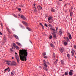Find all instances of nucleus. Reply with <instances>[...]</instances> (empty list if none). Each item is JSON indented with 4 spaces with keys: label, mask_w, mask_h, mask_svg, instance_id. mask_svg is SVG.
Segmentation results:
<instances>
[{
    "label": "nucleus",
    "mask_w": 76,
    "mask_h": 76,
    "mask_svg": "<svg viewBox=\"0 0 76 76\" xmlns=\"http://www.w3.org/2000/svg\"><path fill=\"white\" fill-rule=\"evenodd\" d=\"M27 56H28V52L27 49H22L20 50L19 56L22 61H25L27 60L26 59Z\"/></svg>",
    "instance_id": "obj_1"
},
{
    "label": "nucleus",
    "mask_w": 76,
    "mask_h": 76,
    "mask_svg": "<svg viewBox=\"0 0 76 76\" xmlns=\"http://www.w3.org/2000/svg\"><path fill=\"white\" fill-rule=\"evenodd\" d=\"M43 62L44 64H43V65H44V67L43 68V69H44V70H46V71H47V67H48V66L47 65L46 62H45V60H44Z\"/></svg>",
    "instance_id": "obj_2"
},
{
    "label": "nucleus",
    "mask_w": 76,
    "mask_h": 76,
    "mask_svg": "<svg viewBox=\"0 0 76 76\" xmlns=\"http://www.w3.org/2000/svg\"><path fill=\"white\" fill-rule=\"evenodd\" d=\"M15 58L17 60V61L18 64L19 63V61L20 60V58H19V56L17 55H15Z\"/></svg>",
    "instance_id": "obj_3"
},
{
    "label": "nucleus",
    "mask_w": 76,
    "mask_h": 76,
    "mask_svg": "<svg viewBox=\"0 0 76 76\" xmlns=\"http://www.w3.org/2000/svg\"><path fill=\"white\" fill-rule=\"evenodd\" d=\"M56 34H56V32H55L54 31L53 32L52 35L53 38H57V35H56Z\"/></svg>",
    "instance_id": "obj_4"
},
{
    "label": "nucleus",
    "mask_w": 76,
    "mask_h": 76,
    "mask_svg": "<svg viewBox=\"0 0 76 76\" xmlns=\"http://www.w3.org/2000/svg\"><path fill=\"white\" fill-rule=\"evenodd\" d=\"M37 8L38 9V10H40L42 9V7L40 5H38V6H37Z\"/></svg>",
    "instance_id": "obj_5"
},
{
    "label": "nucleus",
    "mask_w": 76,
    "mask_h": 76,
    "mask_svg": "<svg viewBox=\"0 0 76 76\" xmlns=\"http://www.w3.org/2000/svg\"><path fill=\"white\" fill-rule=\"evenodd\" d=\"M13 36H14V38H16V39L18 40H19V37H18L17 35H16L15 34H13Z\"/></svg>",
    "instance_id": "obj_6"
},
{
    "label": "nucleus",
    "mask_w": 76,
    "mask_h": 76,
    "mask_svg": "<svg viewBox=\"0 0 76 76\" xmlns=\"http://www.w3.org/2000/svg\"><path fill=\"white\" fill-rule=\"evenodd\" d=\"M63 30L61 29H60L59 31V34L60 35H61L63 34Z\"/></svg>",
    "instance_id": "obj_7"
},
{
    "label": "nucleus",
    "mask_w": 76,
    "mask_h": 76,
    "mask_svg": "<svg viewBox=\"0 0 76 76\" xmlns=\"http://www.w3.org/2000/svg\"><path fill=\"white\" fill-rule=\"evenodd\" d=\"M73 71L72 70H71L70 71L69 73V75H70V76H72V75H73Z\"/></svg>",
    "instance_id": "obj_8"
},
{
    "label": "nucleus",
    "mask_w": 76,
    "mask_h": 76,
    "mask_svg": "<svg viewBox=\"0 0 76 76\" xmlns=\"http://www.w3.org/2000/svg\"><path fill=\"white\" fill-rule=\"evenodd\" d=\"M11 64H12V65H13V66H16V64H17L16 62L15 61H13L12 62Z\"/></svg>",
    "instance_id": "obj_9"
},
{
    "label": "nucleus",
    "mask_w": 76,
    "mask_h": 76,
    "mask_svg": "<svg viewBox=\"0 0 76 76\" xmlns=\"http://www.w3.org/2000/svg\"><path fill=\"white\" fill-rule=\"evenodd\" d=\"M22 22L23 23V24L25 25H26V26H28V23H26V22H25L23 21H22Z\"/></svg>",
    "instance_id": "obj_10"
},
{
    "label": "nucleus",
    "mask_w": 76,
    "mask_h": 76,
    "mask_svg": "<svg viewBox=\"0 0 76 76\" xmlns=\"http://www.w3.org/2000/svg\"><path fill=\"white\" fill-rule=\"evenodd\" d=\"M60 51L61 53H63L64 51V49H63V48H60Z\"/></svg>",
    "instance_id": "obj_11"
},
{
    "label": "nucleus",
    "mask_w": 76,
    "mask_h": 76,
    "mask_svg": "<svg viewBox=\"0 0 76 76\" xmlns=\"http://www.w3.org/2000/svg\"><path fill=\"white\" fill-rule=\"evenodd\" d=\"M75 52V50H74L73 49L72 50L71 53L72 54V56H73V55H74Z\"/></svg>",
    "instance_id": "obj_12"
},
{
    "label": "nucleus",
    "mask_w": 76,
    "mask_h": 76,
    "mask_svg": "<svg viewBox=\"0 0 76 76\" xmlns=\"http://www.w3.org/2000/svg\"><path fill=\"white\" fill-rule=\"evenodd\" d=\"M68 35H69L68 36V37L69 39H72V36H71V35H70V34L69 33H68Z\"/></svg>",
    "instance_id": "obj_13"
},
{
    "label": "nucleus",
    "mask_w": 76,
    "mask_h": 76,
    "mask_svg": "<svg viewBox=\"0 0 76 76\" xmlns=\"http://www.w3.org/2000/svg\"><path fill=\"white\" fill-rule=\"evenodd\" d=\"M66 42H69V41H70V40L67 37H66Z\"/></svg>",
    "instance_id": "obj_14"
},
{
    "label": "nucleus",
    "mask_w": 76,
    "mask_h": 76,
    "mask_svg": "<svg viewBox=\"0 0 76 76\" xmlns=\"http://www.w3.org/2000/svg\"><path fill=\"white\" fill-rule=\"evenodd\" d=\"M14 74H15V71H12L11 73V75L13 76V75H14Z\"/></svg>",
    "instance_id": "obj_15"
},
{
    "label": "nucleus",
    "mask_w": 76,
    "mask_h": 76,
    "mask_svg": "<svg viewBox=\"0 0 76 76\" xmlns=\"http://www.w3.org/2000/svg\"><path fill=\"white\" fill-rule=\"evenodd\" d=\"M21 18H22V19H23V20H25L26 19V18H25V16H23V15H21Z\"/></svg>",
    "instance_id": "obj_16"
},
{
    "label": "nucleus",
    "mask_w": 76,
    "mask_h": 76,
    "mask_svg": "<svg viewBox=\"0 0 76 76\" xmlns=\"http://www.w3.org/2000/svg\"><path fill=\"white\" fill-rule=\"evenodd\" d=\"M67 56L68 57V59L69 60H70V55L69 54H68L67 55Z\"/></svg>",
    "instance_id": "obj_17"
},
{
    "label": "nucleus",
    "mask_w": 76,
    "mask_h": 76,
    "mask_svg": "<svg viewBox=\"0 0 76 76\" xmlns=\"http://www.w3.org/2000/svg\"><path fill=\"white\" fill-rule=\"evenodd\" d=\"M16 44H18V45H19L20 46V47H22V44H21L18 42H17Z\"/></svg>",
    "instance_id": "obj_18"
},
{
    "label": "nucleus",
    "mask_w": 76,
    "mask_h": 76,
    "mask_svg": "<svg viewBox=\"0 0 76 76\" xmlns=\"http://www.w3.org/2000/svg\"><path fill=\"white\" fill-rule=\"evenodd\" d=\"M51 10L52 12H55V10L53 8H51Z\"/></svg>",
    "instance_id": "obj_19"
},
{
    "label": "nucleus",
    "mask_w": 76,
    "mask_h": 76,
    "mask_svg": "<svg viewBox=\"0 0 76 76\" xmlns=\"http://www.w3.org/2000/svg\"><path fill=\"white\" fill-rule=\"evenodd\" d=\"M52 19V17H49L48 19V21H50V20H51V19Z\"/></svg>",
    "instance_id": "obj_20"
},
{
    "label": "nucleus",
    "mask_w": 76,
    "mask_h": 76,
    "mask_svg": "<svg viewBox=\"0 0 76 76\" xmlns=\"http://www.w3.org/2000/svg\"><path fill=\"white\" fill-rule=\"evenodd\" d=\"M69 74V72H65V76H67Z\"/></svg>",
    "instance_id": "obj_21"
},
{
    "label": "nucleus",
    "mask_w": 76,
    "mask_h": 76,
    "mask_svg": "<svg viewBox=\"0 0 76 76\" xmlns=\"http://www.w3.org/2000/svg\"><path fill=\"white\" fill-rule=\"evenodd\" d=\"M27 29H28V31H31V28H29L28 27H27L26 28Z\"/></svg>",
    "instance_id": "obj_22"
},
{
    "label": "nucleus",
    "mask_w": 76,
    "mask_h": 76,
    "mask_svg": "<svg viewBox=\"0 0 76 76\" xmlns=\"http://www.w3.org/2000/svg\"><path fill=\"white\" fill-rule=\"evenodd\" d=\"M40 25H41V26L43 29H44V26L43 25H42V23H40Z\"/></svg>",
    "instance_id": "obj_23"
},
{
    "label": "nucleus",
    "mask_w": 76,
    "mask_h": 76,
    "mask_svg": "<svg viewBox=\"0 0 76 76\" xmlns=\"http://www.w3.org/2000/svg\"><path fill=\"white\" fill-rule=\"evenodd\" d=\"M22 16V15L20 14H18V17L19 18H21V17Z\"/></svg>",
    "instance_id": "obj_24"
},
{
    "label": "nucleus",
    "mask_w": 76,
    "mask_h": 76,
    "mask_svg": "<svg viewBox=\"0 0 76 76\" xmlns=\"http://www.w3.org/2000/svg\"><path fill=\"white\" fill-rule=\"evenodd\" d=\"M10 61H7L6 62V64H8V65H9L10 64Z\"/></svg>",
    "instance_id": "obj_25"
},
{
    "label": "nucleus",
    "mask_w": 76,
    "mask_h": 76,
    "mask_svg": "<svg viewBox=\"0 0 76 76\" xmlns=\"http://www.w3.org/2000/svg\"><path fill=\"white\" fill-rule=\"evenodd\" d=\"M3 39H4V40H6V36L4 35L3 36Z\"/></svg>",
    "instance_id": "obj_26"
},
{
    "label": "nucleus",
    "mask_w": 76,
    "mask_h": 76,
    "mask_svg": "<svg viewBox=\"0 0 76 76\" xmlns=\"http://www.w3.org/2000/svg\"><path fill=\"white\" fill-rule=\"evenodd\" d=\"M50 45L53 48H54V45L53 44H51Z\"/></svg>",
    "instance_id": "obj_27"
},
{
    "label": "nucleus",
    "mask_w": 76,
    "mask_h": 76,
    "mask_svg": "<svg viewBox=\"0 0 76 76\" xmlns=\"http://www.w3.org/2000/svg\"><path fill=\"white\" fill-rule=\"evenodd\" d=\"M13 47H16L17 46L16 44H15V43H13Z\"/></svg>",
    "instance_id": "obj_28"
},
{
    "label": "nucleus",
    "mask_w": 76,
    "mask_h": 76,
    "mask_svg": "<svg viewBox=\"0 0 76 76\" xmlns=\"http://www.w3.org/2000/svg\"><path fill=\"white\" fill-rule=\"evenodd\" d=\"M48 26H49V27H50V28H53V26H52V25L49 24L48 25Z\"/></svg>",
    "instance_id": "obj_29"
},
{
    "label": "nucleus",
    "mask_w": 76,
    "mask_h": 76,
    "mask_svg": "<svg viewBox=\"0 0 76 76\" xmlns=\"http://www.w3.org/2000/svg\"><path fill=\"white\" fill-rule=\"evenodd\" d=\"M57 61H58V59H57L56 61L54 62L55 64H57Z\"/></svg>",
    "instance_id": "obj_30"
},
{
    "label": "nucleus",
    "mask_w": 76,
    "mask_h": 76,
    "mask_svg": "<svg viewBox=\"0 0 76 76\" xmlns=\"http://www.w3.org/2000/svg\"><path fill=\"white\" fill-rule=\"evenodd\" d=\"M15 48L16 49H17V50H19V47L18 46H17Z\"/></svg>",
    "instance_id": "obj_31"
},
{
    "label": "nucleus",
    "mask_w": 76,
    "mask_h": 76,
    "mask_svg": "<svg viewBox=\"0 0 76 76\" xmlns=\"http://www.w3.org/2000/svg\"><path fill=\"white\" fill-rule=\"evenodd\" d=\"M7 30L8 31V32H10V29H9V28L8 27H7Z\"/></svg>",
    "instance_id": "obj_32"
},
{
    "label": "nucleus",
    "mask_w": 76,
    "mask_h": 76,
    "mask_svg": "<svg viewBox=\"0 0 76 76\" xmlns=\"http://www.w3.org/2000/svg\"><path fill=\"white\" fill-rule=\"evenodd\" d=\"M7 70L8 72H10V69L9 68H7Z\"/></svg>",
    "instance_id": "obj_33"
},
{
    "label": "nucleus",
    "mask_w": 76,
    "mask_h": 76,
    "mask_svg": "<svg viewBox=\"0 0 76 76\" xmlns=\"http://www.w3.org/2000/svg\"><path fill=\"white\" fill-rule=\"evenodd\" d=\"M51 29L52 30V31H55V29L54 28H52Z\"/></svg>",
    "instance_id": "obj_34"
},
{
    "label": "nucleus",
    "mask_w": 76,
    "mask_h": 76,
    "mask_svg": "<svg viewBox=\"0 0 76 76\" xmlns=\"http://www.w3.org/2000/svg\"><path fill=\"white\" fill-rule=\"evenodd\" d=\"M61 64H64V61H63V60H61Z\"/></svg>",
    "instance_id": "obj_35"
},
{
    "label": "nucleus",
    "mask_w": 76,
    "mask_h": 76,
    "mask_svg": "<svg viewBox=\"0 0 76 76\" xmlns=\"http://www.w3.org/2000/svg\"><path fill=\"white\" fill-rule=\"evenodd\" d=\"M43 55L44 56H45V55H46V53L45 52H44L43 54Z\"/></svg>",
    "instance_id": "obj_36"
},
{
    "label": "nucleus",
    "mask_w": 76,
    "mask_h": 76,
    "mask_svg": "<svg viewBox=\"0 0 76 76\" xmlns=\"http://www.w3.org/2000/svg\"><path fill=\"white\" fill-rule=\"evenodd\" d=\"M64 45H67V42H64Z\"/></svg>",
    "instance_id": "obj_37"
},
{
    "label": "nucleus",
    "mask_w": 76,
    "mask_h": 76,
    "mask_svg": "<svg viewBox=\"0 0 76 76\" xmlns=\"http://www.w3.org/2000/svg\"><path fill=\"white\" fill-rule=\"evenodd\" d=\"M74 48H75V49H76V45H74Z\"/></svg>",
    "instance_id": "obj_38"
},
{
    "label": "nucleus",
    "mask_w": 76,
    "mask_h": 76,
    "mask_svg": "<svg viewBox=\"0 0 76 76\" xmlns=\"http://www.w3.org/2000/svg\"><path fill=\"white\" fill-rule=\"evenodd\" d=\"M49 39H51V38H52V36L51 35V36H50L49 37Z\"/></svg>",
    "instance_id": "obj_39"
},
{
    "label": "nucleus",
    "mask_w": 76,
    "mask_h": 76,
    "mask_svg": "<svg viewBox=\"0 0 76 76\" xmlns=\"http://www.w3.org/2000/svg\"><path fill=\"white\" fill-rule=\"evenodd\" d=\"M13 15L14 17H15V18H16V17H17V16H16L15 14H13Z\"/></svg>",
    "instance_id": "obj_40"
},
{
    "label": "nucleus",
    "mask_w": 76,
    "mask_h": 76,
    "mask_svg": "<svg viewBox=\"0 0 76 76\" xmlns=\"http://www.w3.org/2000/svg\"><path fill=\"white\" fill-rule=\"evenodd\" d=\"M53 56L54 58H55L56 56H55V53H53Z\"/></svg>",
    "instance_id": "obj_41"
},
{
    "label": "nucleus",
    "mask_w": 76,
    "mask_h": 76,
    "mask_svg": "<svg viewBox=\"0 0 76 76\" xmlns=\"http://www.w3.org/2000/svg\"><path fill=\"white\" fill-rule=\"evenodd\" d=\"M46 64H48V65H49V64H50V63H49V62H46Z\"/></svg>",
    "instance_id": "obj_42"
},
{
    "label": "nucleus",
    "mask_w": 76,
    "mask_h": 76,
    "mask_svg": "<svg viewBox=\"0 0 76 76\" xmlns=\"http://www.w3.org/2000/svg\"><path fill=\"white\" fill-rule=\"evenodd\" d=\"M36 8H35V9H34V12H37V10H36Z\"/></svg>",
    "instance_id": "obj_43"
},
{
    "label": "nucleus",
    "mask_w": 76,
    "mask_h": 76,
    "mask_svg": "<svg viewBox=\"0 0 76 76\" xmlns=\"http://www.w3.org/2000/svg\"><path fill=\"white\" fill-rule=\"evenodd\" d=\"M18 10H19V11H21V9L20 8H18Z\"/></svg>",
    "instance_id": "obj_44"
},
{
    "label": "nucleus",
    "mask_w": 76,
    "mask_h": 76,
    "mask_svg": "<svg viewBox=\"0 0 76 76\" xmlns=\"http://www.w3.org/2000/svg\"><path fill=\"white\" fill-rule=\"evenodd\" d=\"M44 58L47 59V56H44Z\"/></svg>",
    "instance_id": "obj_45"
},
{
    "label": "nucleus",
    "mask_w": 76,
    "mask_h": 76,
    "mask_svg": "<svg viewBox=\"0 0 76 76\" xmlns=\"http://www.w3.org/2000/svg\"><path fill=\"white\" fill-rule=\"evenodd\" d=\"M12 30H13V31H15V28H12Z\"/></svg>",
    "instance_id": "obj_46"
},
{
    "label": "nucleus",
    "mask_w": 76,
    "mask_h": 76,
    "mask_svg": "<svg viewBox=\"0 0 76 76\" xmlns=\"http://www.w3.org/2000/svg\"><path fill=\"white\" fill-rule=\"evenodd\" d=\"M45 25L46 26V27H48V26H47V24L45 23Z\"/></svg>",
    "instance_id": "obj_47"
},
{
    "label": "nucleus",
    "mask_w": 76,
    "mask_h": 76,
    "mask_svg": "<svg viewBox=\"0 0 76 76\" xmlns=\"http://www.w3.org/2000/svg\"><path fill=\"white\" fill-rule=\"evenodd\" d=\"M56 31H57V30L58 29V28L56 27Z\"/></svg>",
    "instance_id": "obj_48"
},
{
    "label": "nucleus",
    "mask_w": 76,
    "mask_h": 76,
    "mask_svg": "<svg viewBox=\"0 0 76 76\" xmlns=\"http://www.w3.org/2000/svg\"><path fill=\"white\" fill-rule=\"evenodd\" d=\"M15 48H16V47L14 46V47H12V49H13L14 50V49H15Z\"/></svg>",
    "instance_id": "obj_49"
},
{
    "label": "nucleus",
    "mask_w": 76,
    "mask_h": 76,
    "mask_svg": "<svg viewBox=\"0 0 76 76\" xmlns=\"http://www.w3.org/2000/svg\"><path fill=\"white\" fill-rule=\"evenodd\" d=\"M7 69H5L4 71H5V72H6V71H7Z\"/></svg>",
    "instance_id": "obj_50"
},
{
    "label": "nucleus",
    "mask_w": 76,
    "mask_h": 76,
    "mask_svg": "<svg viewBox=\"0 0 76 76\" xmlns=\"http://www.w3.org/2000/svg\"><path fill=\"white\" fill-rule=\"evenodd\" d=\"M0 35H3V33H2L1 32H0Z\"/></svg>",
    "instance_id": "obj_51"
},
{
    "label": "nucleus",
    "mask_w": 76,
    "mask_h": 76,
    "mask_svg": "<svg viewBox=\"0 0 76 76\" xmlns=\"http://www.w3.org/2000/svg\"><path fill=\"white\" fill-rule=\"evenodd\" d=\"M10 51H13V49H12V48H11L10 49Z\"/></svg>",
    "instance_id": "obj_52"
},
{
    "label": "nucleus",
    "mask_w": 76,
    "mask_h": 76,
    "mask_svg": "<svg viewBox=\"0 0 76 76\" xmlns=\"http://www.w3.org/2000/svg\"><path fill=\"white\" fill-rule=\"evenodd\" d=\"M70 16H72V12H70Z\"/></svg>",
    "instance_id": "obj_53"
},
{
    "label": "nucleus",
    "mask_w": 76,
    "mask_h": 76,
    "mask_svg": "<svg viewBox=\"0 0 76 76\" xmlns=\"http://www.w3.org/2000/svg\"><path fill=\"white\" fill-rule=\"evenodd\" d=\"M35 4H33V6H35Z\"/></svg>",
    "instance_id": "obj_54"
},
{
    "label": "nucleus",
    "mask_w": 76,
    "mask_h": 76,
    "mask_svg": "<svg viewBox=\"0 0 76 76\" xmlns=\"http://www.w3.org/2000/svg\"><path fill=\"white\" fill-rule=\"evenodd\" d=\"M12 59H14V57H12Z\"/></svg>",
    "instance_id": "obj_55"
},
{
    "label": "nucleus",
    "mask_w": 76,
    "mask_h": 76,
    "mask_svg": "<svg viewBox=\"0 0 76 76\" xmlns=\"http://www.w3.org/2000/svg\"><path fill=\"white\" fill-rule=\"evenodd\" d=\"M23 7V5H22L21 6V7Z\"/></svg>",
    "instance_id": "obj_56"
},
{
    "label": "nucleus",
    "mask_w": 76,
    "mask_h": 76,
    "mask_svg": "<svg viewBox=\"0 0 76 76\" xmlns=\"http://www.w3.org/2000/svg\"><path fill=\"white\" fill-rule=\"evenodd\" d=\"M1 25L2 26H3V24H1Z\"/></svg>",
    "instance_id": "obj_57"
},
{
    "label": "nucleus",
    "mask_w": 76,
    "mask_h": 76,
    "mask_svg": "<svg viewBox=\"0 0 76 76\" xmlns=\"http://www.w3.org/2000/svg\"><path fill=\"white\" fill-rule=\"evenodd\" d=\"M59 1H62V0H59Z\"/></svg>",
    "instance_id": "obj_58"
},
{
    "label": "nucleus",
    "mask_w": 76,
    "mask_h": 76,
    "mask_svg": "<svg viewBox=\"0 0 76 76\" xmlns=\"http://www.w3.org/2000/svg\"><path fill=\"white\" fill-rule=\"evenodd\" d=\"M33 8L34 9H35V6H34Z\"/></svg>",
    "instance_id": "obj_59"
},
{
    "label": "nucleus",
    "mask_w": 76,
    "mask_h": 76,
    "mask_svg": "<svg viewBox=\"0 0 76 76\" xmlns=\"http://www.w3.org/2000/svg\"><path fill=\"white\" fill-rule=\"evenodd\" d=\"M64 39H66V38H65V37H64Z\"/></svg>",
    "instance_id": "obj_60"
},
{
    "label": "nucleus",
    "mask_w": 76,
    "mask_h": 76,
    "mask_svg": "<svg viewBox=\"0 0 76 76\" xmlns=\"http://www.w3.org/2000/svg\"><path fill=\"white\" fill-rule=\"evenodd\" d=\"M30 41L31 43H32V42L31 41Z\"/></svg>",
    "instance_id": "obj_61"
},
{
    "label": "nucleus",
    "mask_w": 76,
    "mask_h": 76,
    "mask_svg": "<svg viewBox=\"0 0 76 76\" xmlns=\"http://www.w3.org/2000/svg\"><path fill=\"white\" fill-rule=\"evenodd\" d=\"M21 26H22V27L23 26L22 25H20Z\"/></svg>",
    "instance_id": "obj_62"
},
{
    "label": "nucleus",
    "mask_w": 76,
    "mask_h": 76,
    "mask_svg": "<svg viewBox=\"0 0 76 76\" xmlns=\"http://www.w3.org/2000/svg\"><path fill=\"white\" fill-rule=\"evenodd\" d=\"M75 58H76V56L75 55Z\"/></svg>",
    "instance_id": "obj_63"
},
{
    "label": "nucleus",
    "mask_w": 76,
    "mask_h": 76,
    "mask_svg": "<svg viewBox=\"0 0 76 76\" xmlns=\"http://www.w3.org/2000/svg\"><path fill=\"white\" fill-rule=\"evenodd\" d=\"M75 54H76V52H75Z\"/></svg>",
    "instance_id": "obj_64"
}]
</instances>
